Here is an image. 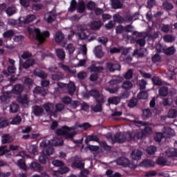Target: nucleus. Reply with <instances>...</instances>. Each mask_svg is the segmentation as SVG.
I'll list each match as a JSON object with an SVG mask.
<instances>
[{"label": "nucleus", "mask_w": 177, "mask_h": 177, "mask_svg": "<svg viewBox=\"0 0 177 177\" xmlns=\"http://www.w3.org/2000/svg\"><path fill=\"white\" fill-rule=\"evenodd\" d=\"M19 104L12 102L10 105V113H17L19 111Z\"/></svg>", "instance_id": "nucleus-39"}, {"label": "nucleus", "mask_w": 177, "mask_h": 177, "mask_svg": "<svg viewBox=\"0 0 177 177\" xmlns=\"http://www.w3.org/2000/svg\"><path fill=\"white\" fill-rule=\"evenodd\" d=\"M30 168H32V169H35L36 171H43L44 167L41 166V165L37 162H32L30 165Z\"/></svg>", "instance_id": "nucleus-33"}, {"label": "nucleus", "mask_w": 177, "mask_h": 177, "mask_svg": "<svg viewBox=\"0 0 177 177\" xmlns=\"http://www.w3.org/2000/svg\"><path fill=\"white\" fill-rule=\"evenodd\" d=\"M28 31L30 35L34 34V32L36 33V39L39 42V45H42V44L46 41V38H49L50 37V32L48 30H44L41 32V30L38 28H35V29L29 28Z\"/></svg>", "instance_id": "nucleus-2"}, {"label": "nucleus", "mask_w": 177, "mask_h": 177, "mask_svg": "<svg viewBox=\"0 0 177 177\" xmlns=\"http://www.w3.org/2000/svg\"><path fill=\"white\" fill-rule=\"evenodd\" d=\"M57 17V14L53 12V11L48 12V17L46 19L47 23H53L56 20Z\"/></svg>", "instance_id": "nucleus-28"}, {"label": "nucleus", "mask_w": 177, "mask_h": 177, "mask_svg": "<svg viewBox=\"0 0 177 177\" xmlns=\"http://www.w3.org/2000/svg\"><path fill=\"white\" fill-rule=\"evenodd\" d=\"M17 100L19 103H21V104H27V103H28V97L26 94H19V95L17 97Z\"/></svg>", "instance_id": "nucleus-26"}, {"label": "nucleus", "mask_w": 177, "mask_h": 177, "mask_svg": "<svg viewBox=\"0 0 177 177\" xmlns=\"http://www.w3.org/2000/svg\"><path fill=\"white\" fill-rule=\"evenodd\" d=\"M35 64V59H27L24 64H22V66L24 68H29L30 67H32Z\"/></svg>", "instance_id": "nucleus-25"}, {"label": "nucleus", "mask_w": 177, "mask_h": 177, "mask_svg": "<svg viewBox=\"0 0 177 177\" xmlns=\"http://www.w3.org/2000/svg\"><path fill=\"white\" fill-rule=\"evenodd\" d=\"M118 165H121L122 167H124V168H132L133 167V165L131 162H130L128 158L124 157H120L118 158L116 160Z\"/></svg>", "instance_id": "nucleus-8"}, {"label": "nucleus", "mask_w": 177, "mask_h": 177, "mask_svg": "<svg viewBox=\"0 0 177 177\" xmlns=\"http://www.w3.org/2000/svg\"><path fill=\"white\" fill-rule=\"evenodd\" d=\"M136 43L137 45H139L141 48L146 45V40L145 38H138L136 40Z\"/></svg>", "instance_id": "nucleus-55"}, {"label": "nucleus", "mask_w": 177, "mask_h": 177, "mask_svg": "<svg viewBox=\"0 0 177 177\" xmlns=\"http://www.w3.org/2000/svg\"><path fill=\"white\" fill-rule=\"evenodd\" d=\"M24 91V86L22 84H18L14 86L12 91L15 95H21Z\"/></svg>", "instance_id": "nucleus-10"}, {"label": "nucleus", "mask_w": 177, "mask_h": 177, "mask_svg": "<svg viewBox=\"0 0 177 177\" xmlns=\"http://www.w3.org/2000/svg\"><path fill=\"white\" fill-rule=\"evenodd\" d=\"M81 104V102H80V101H77V100H72L70 105L71 106V108L73 110H75V109H77V107H78V106H80Z\"/></svg>", "instance_id": "nucleus-62"}, {"label": "nucleus", "mask_w": 177, "mask_h": 177, "mask_svg": "<svg viewBox=\"0 0 177 177\" xmlns=\"http://www.w3.org/2000/svg\"><path fill=\"white\" fill-rule=\"evenodd\" d=\"M175 51H176L175 48H174V46H171L166 48L165 50V55H174V53H175Z\"/></svg>", "instance_id": "nucleus-57"}, {"label": "nucleus", "mask_w": 177, "mask_h": 177, "mask_svg": "<svg viewBox=\"0 0 177 177\" xmlns=\"http://www.w3.org/2000/svg\"><path fill=\"white\" fill-rule=\"evenodd\" d=\"M133 77V70L129 69L124 75L125 80H131Z\"/></svg>", "instance_id": "nucleus-46"}, {"label": "nucleus", "mask_w": 177, "mask_h": 177, "mask_svg": "<svg viewBox=\"0 0 177 177\" xmlns=\"http://www.w3.org/2000/svg\"><path fill=\"white\" fill-rule=\"evenodd\" d=\"M55 53L57 57L61 60L63 61L64 59H66V53L64 52V50L62 48H57L55 50Z\"/></svg>", "instance_id": "nucleus-20"}, {"label": "nucleus", "mask_w": 177, "mask_h": 177, "mask_svg": "<svg viewBox=\"0 0 177 177\" xmlns=\"http://www.w3.org/2000/svg\"><path fill=\"white\" fill-rule=\"evenodd\" d=\"M21 122V117L19 115H16L12 120L11 124L12 125H19Z\"/></svg>", "instance_id": "nucleus-49"}, {"label": "nucleus", "mask_w": 177, "mask_h": 177, "mask_svg": "<svg viewBox=\"0 0 177 177\" xmlns=\"http://www.w3.org/2000/svg\"><path fill=\"white\" fill-rule=\"evenodd\" d=\"M167 157H177V149L171 148L166 151Z\"/></svg>", "instance_id": "nucleus-36"}, {"label": "nucleus", "mask_w": 177, "mask_h": 177, "mask_svg": "<svg viewBox=\"0 0 177 177\" xmlns=\"http://www.w3.org/2000/svg\"><path fill=\"white\" fill-rule=\"evenodd\" d=\"M62 101L64 104H66L67 106H68V104H71L73 100L68 96H65L62 98Z\"/></svg>", "instance_id": "nucleus-59"}, {"label": "nucleus", "mask_w": 177, "mask_h": 177, "mask_svg": "<svg viewBox=\"0 0 177 177\" xmlns=\"http://www.w3.org/2000/svg\"><path fill=\"white\" fill-rule=\"evenodd\" d=\"M53 146L57 147V146H63L64 145V141L62 139H56L55 140H52Z\"/></svg>", "instance_id": "nucleus-52"}, {"label": "nucleus", "mask_w": 177, "mask_h": 177, "mask_svg": "<svg viewBox=\"0 0 177 177\" xmlns=\"http://www.w3.org/2000/svg\"><path fill=\"white\" fill-rule=\"evenodd\" d=\"M32 10H35L36 12H38V10H42V9H44V4L43 3L32 4Z\"/></svg>", "instance_id": "nucleus-50"}, {"label": "nucleus", "mask_w": 177, "mask_h": 177, "mask_svg": "<svg viewBox=\"0 0 177 177\" xmlns=\"http://www.w3.org/2000/svg\"><path fill=\"white\" fill-rule=\"evenodd\" d=\"M3 38H12L15 37V31L13 30H9L3 33Z\"/></svg>", "instance_id": "nucleus-43"}, {"label": "nucleus", "mask_w": 177, "mask_h": 177, "mask_svg": "<svg viewBox=\"0 0 177 177\" xmlns=\"http://www.w3.org/2000/svg\"><path fill=\"white\" fill-rule=\"evenodd\" d=\"M41 86H37L33 90V93H36V95H40V96H46L48 94V90L44 88L49 86L50 84V82L49 80H42L41 81Z\"/></svg>", "instance_id": "nucleus-3"}, {"label": "nucleus", "mask_w": 177, "mask_h": 177, "mask_svg": "<svg viewBox=\"0 0 177 177\" xmlns=\"http://www.w3.org/2000/svg\"><path fill=\"white\" fill-rule=\"evenodd\" d=\"M77 6H78V3H77V1L71 0V6L69 8L70 12H74V10H76Z\"/></svg>", "instance_id": "nucleus-48"}, {"label": "nucleus", "mask_w": 177, "mask_h": 177, "mask_svg": "<svg viewBox=\"0 0 177 177\" xmlns=\"http://www.w3.org/2000/svg\"><path fill=\"white\" fill-rule=\"evenodd\" d=\"M175 131L169 127L164 129L163 134L162 133H156V142H161V139L167 136H174Z\"/></svg>", "instance_id": "nucleus-6"}, {"label": "nucleus", "mask_w": 177, "mask_h": 177, "mask_svg": "<svg viewBox=\"0 0 177 177\" xmlns=\"http://www.w3.org/2000/svg\"><path fill=\"white\" fill-rule=\"evenodd\" d=\"M121 82H122L121 78L113 79L109 81L110 87L107 88L106 90L109 92V93H115L118 92V89H120V85H118V84H121Z\"/></svg>", "instance_id": "nucleus-4"}, {"label": "nucleus", "mask_w": 177, "mask_h": 177, "mask_svg": "<svg viewBox=\"0 0 177 177\" xmlns=\"http://www.w3.org/2000/svg\"><path fill=\"white\" fill-rule=\"evenodd\" d=\"M162 6L167 10H171V9H174V5L169 1H165Z\"/></svg>", "instance_id": "nucleus-54"}, {"label": "nucleus", "mask_w": 177, "mask_h": 177, "mask_svg": "<svg viewBox=\"0 0 177 177\" xmlns=\"http://www.w3.org/2000/svg\"><path fill=\"white\" fill-rule=\"evenodd\" d=\"M102 26H103V23H102V21H94L90 24V28L91 30H100Z\"/></svg>", "instance_id": "nucleus-16"}, {"label": "nucleus", "mask_w": 177, "mask_h": 177, "mask_svg": "<svg viewBox=\"0 0 177 177\" xmlns=\"http://www.w3.org/2000/svg\"><path fill=\"white\" fill-rule=\"evenodd\" d=\"M10 26H12L13 27H21V24H23V21L21 18H19L18 19H11L9 21Z\"/></svg>", "instance_id": "nucleus-23"}, {"label": "nucleus", "mask_w": 177, "mask_h": 177, "mask_svg": "<svg viewBox=\"0 0 177 177\" xmlns=\"http://www.w3.org/2000/svg\"><path fill=\"white\" fill-rule=\"evenodd\" d=\"M1 142L3 145H6V143H12V137L9 134H5L2 136Z\"/></svg>", "instance_id": "nucleus-35"}, {"label": "nucleus", "mask_w": 177, "mask_h": 177, "mask_svg": "<svg viewBox=\"0 0 177 177\" xmlns=\"http://www.w3.org/2000/svg\"><path fill=\"white\" fill-rule=\"evenodd\" d=\"M8 125H9V122H8V120L6 118H0V129L6 128V127H8Z\"/></svg>", "instance_id": "nucleus-51"}, {"label": "nucleus", "mask_w": 177, "mask_h": 177, "mask_svg": "<svg viewBox=\"0 0 177 177\" xmlns=\"http://www.w3.org/2000/svg\"><path fill=\"white\" fill-rule=\"evenodd\" d=\"M106 68L110 73H114V71H120L121 70V65L118 63L106 62Z\"/></svg>", "instance_id": "nucleus-9"}, {"label": "nucleus", "mask_w": 177, "mask_h": 177, "mask_svg": "<svg viewBox=\"0 0 177 177\" xmlns=\"http://www.w3.org/2000/svg\"><path fill=\"white\" fill-rule=\"evenodd\" d=\"M77 12L78 13H84V12H85V2L84 1H81L78 3Z\"/></svg>", "instance_id": "nucleus-38"}, {"label": "nucleus", "mask_w": 177, "mask_h": 177, "mask_svg": "<svg viewBox=\"0 0 177 177\" xmlns=\"http://www.w3.org/2000/svg\"><path fill=\"white\" fill-rule=\"evenodd\" d=\"M111 5L112 9H122L123 4L121 0H111Z\"/></svg>", "instance_id": "nucleus-19"}, {"label": "nucleus", "mask_w": 177, "mask_h": 177, "mask_svg": "<svg viewBox=\"0 0 177 177\" xmlns=\"http://www.w3.org/2000/svg\"><path fill=\"white\" fill-rule=\"evenodd\" d=\"M142 154H143V152H142V151H140L139 149H135V150L132 151V152L131 153V157L133 160H140L142 158Z\"/></svg>", "instance_id": "nucleus-12"}, {"label": "nucleus", "mask_w": 177, "mask_h": 177, "mask_svg": "<svg viewBox=\"0 0 177 177\" xmlns=\"http://www.w3.org/2000/svg\"><path fill=\"white\" fill-rule=\"evenodd\" d=\"M146 152L147 153V154H149V156L154 154V153H156V146L149 147L147 149Z\"/></svg>", "instance_id": "nucleus-60"}, {"label": "nucleus", "mask_w": 177, "mask_h": 177, "mask_svg": "<svg viewBox=\"0 0 177 177\" xmlns=\"http://www.w3.org/2000/svg\"><path fill=\"white\" fill-rule=\"evenodd\" d=\"M35 19H36L35 15H28L22 21V24H28L30 23H32V21Z\"/></svg>", "instance_id": "nucleus-29"}, {"label": "nucleus", "mask_w": 177, "mask_h": 177, "mask_svg": "<svg viewBox=\"0 0 177 177\" xmlns=\"http://www.w3.org/2000/svg\"><path fill=\"white\" fill-rule=\"evenodd\" d=\"M140 167H143L144 168H151V167H154V162L151 160L145 159L140 163Z\"/></svg>", "instance_id": "nucleus-17"}, {"label": "nucleus", "mask_w": 177, "mask_h": 177, "mask_svg": "<svg viewBox=\"0 0 177 177\" xmlns=\"http://www.w3.org/2000/svg\"><path fill=\"white\" fill-rule=\"evenodd\" d=\"M71 167L72 168H77L79 169H82L85 167V165H84L82 162H73L71 164Z\"/></svg>", "instance_id": "nucleus-45"}, {"label": "nucleus", "mask_w": 177, "mask_h": 177, "mask_svg": "<svg viewBox=\"0 0 177 177\" xmlns=\"http://www.w3.org/2000/svg\"><path fill=\"white\" fill-rule=\"evenodd\" d=\"M89 96H92L96 102V103H100L103 102V99H104V96L100 94V92L97 90L92 89L88 92V93L85 94L86 97H89Z\"/></svg>", "instance_id": "nucleus-5"}, {"label": "nucleus", "mask_w": 177, "mask_h": 177, "mask_svg": "<svg viewBox=\"0 0 177 177\" xmlns=\"http://www.w3.org/2000/svg\"><path fill=\"white\" fill-rule=\"evenodd\" d=\"M95 55L98 59H102L104 56V53L102 49V46L99 45L95 48Z\"/></svg>", "instance_id": "nucleus-21"}, {"label": "nucleus", "mask_w": 177, "mask_h": 177, "mask_svg": "<svg viewBox=\"0 0 177 177\" xmlns=\"http://www.w3.org/2000/svg\"><path fill=\"white\" fill-rule=\"evenodd\" d=\"M34 75L37 77H39V78H41V80H45L46 78H48V74H46L45 71H41L39 68H36L34 71Z\"/></svg>", "instance_id": "nucleus-15"}, {"label": "nucleus", "mask_w": 177, "mask_h": 177, "mask_svg": "<svg viewBox=\"0 0 177 177\" xmlns=\"http://www.w3.org/2000/svg\"><path fill=\"white\" fill-rule=\"evenodd\" d=\"M100 147L104 149V150H105V151H110L111 150V146L107 145V142H106V141L100 142Z\"/></svg>", "instance_id": "nucleus-44"}, {"label": "nucleus", "mask_w": 177, "mask_h": 177, "mask_svg": "<svg viewBox=\"0 0 177 177\" xmlns=\"http://www.w3.org/2000/svg\"><path fill=\"white\" fill-rule=\"evenodd\" d=\"M43 107L46 113H53V110L55 109V104L50 102H48L44 104Z\"/></svg>", "instance_id": "nucleus-24"}, {"label": "nucleus", "mask_w": 177, "mask_h": 177, "mask_svg": "<svg viewBox=\"0 0 177 177\" xmlns=\"http://www.w3.org/2000/svg\"><path fill=\"white\" fill-rule=\"evenodd\" d=\"M28 151L30 154H34V156H35L36 154H38V147L35 145H31L29 146Z\"/></svg>", "instance_id": "nucleus-40"}, {"label": "nucleus", "mask_w": 177, "mask_h": 177, "mask_svg": "<svg viewBox=\"0 0 177 177\" xmlns=\"http://www.w3.org/2000/svg\"><path fill=\"white\" fill-rule=\"evenodd\" d=\"M159 95H160V96H167V95H168V88L167 87L161 88L159 90Z\"/></svg>", "instance_id": "nucleus-63"}, {"label": "nucleus", "mask_w": 177, "mask_h": 177, "mask_svg": "<svg viewBox=\"0 0 177 177\" xmlns=\"http://www.w3.org/2000/svg\"><path fill=\"white\" fill-rule=\"evenodd\" d=\"M139 88L140 91H143L146 89V86L147 85V82H146L145 80H141L138 82Z\"/></svg>", "instance_id": "nucleus-53"}, {"label": "nucleus", "mask_w": 177, "mask_h": 177, "mask_svg": "<svg viewBox=\"0 0 177 177\" xmlns=\"http://www.w3.org/2000/svg\"><path fill=\"white\" fill-rule=\"evenodd\" d=\"M133 87V84L130 81H126L123 82L122 85V88H123V89H131Z\"/></svg>", "instance_id": "nucleus-47"}, {"label": "nucleus", "mask_w": 177, "mask_h": 177, "mask_svg": "<svg viewBox=\"0 0 177 177\" xmlns=\"http://www.w3.org/2000/svg\"><path fill=\"white\" fill-rule=\"evenodd\" d=\"M7 16H8V17H10V16H13V15H15V13L17 12V8H16V6H12L10 7H8L6 10H5Z\"/></svg>", "instance_id": "nucleus-22"}, {"label": "nucleus", "mask_w": 177, "mask_h": 177, "mask_svg": "<svg viewBox=\"0 0 177 177\" xmlns=\"http://www.w3.org/2000/svg\"><path fill=\"white\" fill-rule=\"evenodd\" d=\"M138 103H139V101L137 98L133 97L128 102V107L129 109H133V107H136L138 106Z\"/></svg>", "instance_id": "nucleus-30"}, {"label": "nucleus", "mask_w": 177, "mask_h": 177, "mask_svg": "<svg viewBox=\"0 0 177 177\" xmlns=\"http://www.w3.org/2000/svg\"><path fill=\"white\" fill-rule=\"evenodd\" d=\"M32 112L34 115L39 117L41 114H44V108L39 105H35L33 106Z\"/></svg>", "instance_id": "nucleus-14"}, {"label": "nucleus", "mask_w": 177, "mask_h": 177, "mask_svg": "<svg viewBox=\"0 0 177 177\" xmlns=\"http://www.w3.org/2000/svg\"><path fill=\"white\" fill-rule=\"evenodd\" d=\"M55 110L58 113H60V111H63V110H64V104L62 103H58L55 104Z\"/></svg>", "instance_id": "nucleus-64"}, {"label": "nucleus", "mask_w": 177, "mask_h": 177, "mask_svg": "<svg viewBox=\"0 0 177 177\" xmlns=\"http://www.w3.org/2000/svg\"><path fill=\"white\" fill-rule=\"evenodd\" d=\"M69 171H70L69 167L62 166L58 170V172L59 174H61V175H64V174H67V172H68Z\"/></svg>", "instance_id": "nucleus-58"}, {"label": "nucleus", "mask_w": 177, "mask_h": 177, "mask_svg": "<svg viewBox=\"0 0 177 177\" xmlns=\"http://www.w3.org/2000/svg\"><path fill=\"white\" fill-rule=\"evenodd\" d=\"M121 102L120 97H109L108 99V103L109 104H118Z\"/></svg>", "instance_id": "nucleus-37"}, {"label": "nucleus", "mask_w": 177, "mask_h": 177, "mask_svg": "<svg viewBox=\"0 0 177 177\" xmlns=\"http://www.w3.org/2000/svg\"><path fill=\"white\" fill-rule=\"evenodd\" d=\"M113 21L115 23H119V24H122V23L125 21V19H124V17H121L120 15H115L113 16Z\"/></svg>", "instance_id": "nucleus-42"}, {"label": "nucleus", "mask_w": 177, "mask_h": 177, "mask_svg": "<svg viewBox=\"0 0 177 177\" xmlns=\"http://www.w3.org/2000/svg\"><path fill=\"white\" fill-rule=\"evenodd\" d=\"M88 70L91 73H102L104 70V68L103 66H96L95 64H92L88 68Z\"/></svg>", "instance_id": "nucleus-13"}, {"label": "nucleus", "mask_w": 177, "mask_h": 177, "mask_svg": "<svg viewBox=\"0 0 177 177\" xmlns=\"http://www.w3.org/2000/svg\"><path fill=\"white\" fill-rule=\"evenodd\" d=\"M17 165H18V167L20 168V169H23L24 171H27V165H26L24 159L18 160Z\"/></svg>", "instance_id": "nucleus-41"}, {"label": "nucleus", "mask_w": 177, "mask_h": 177, "mask_svg": "<svg viewBox=\"0 0 177 177\" xmlns=\"http://www.w3.org/2000/svg\"><path fill=\"white\" fill-rule=\"evenodd\" d=\"M10 150L6 149V146L0 147V156H5V154H8Z\"/></svg>", "instance_id": "nucleus-61"}, {"label": "nucleus", "mask_w": 177, "mask_h": 177, "mask_svg": "<svg viewBox=\"0 0 177 177\" xmlns=\"http://www.w3.org/2000/svg\"><path fill=\"white\" fill-rule=\"evenodd\" d=\"M42 152L46 156H52L55 153V149H53V147H47L43 149Z\"/></svg>", "instance_id": "nucleus-32"}, {"label": "nucleus", "mask_w": 177, "mask_h": 177, "mask_svg": "<svg viewBox=\"0 0 177 177\" xmlns=\"http://www.w3.org/2000/svg\"><path fill=\"white\" fill-rule=\"evenodd\" d=\"M55 41L56 44H62L64 41V34L61 31H57L55 36Z\"/></svg>", "instance_id": "nucleus-18"}, {"label": "nucleus", "mask_w": 177, "mask_h": 177, "mask_svg": "<svg viewBox=\"0 0 177 177\" xmlns=\"http://www.w3.org/2000/svg\"><path fill=\"white\" fill-rule=\"evenodd\" d=\"M104 103V99H103L102 102H97V104L91 106V110L94 111V113H102L103 111V104Z\"/></svg>", "instance_id": "nucleus-11"}, {"label": "nucleus", "mask_w": 177, "mask_h": 177, "mask_svg": "<svg viewBox=\"0 0 177 177\" xmlns=\"http://www.w3.org/2000/svg\"><path fill=\"white\" fill-rule=\"evenodd\" d=\"M152 114L153 113H151V111L150 110V109H145L142 110L143 120H147V119L150 118V117H151Z\"/></svg>", "instance_id": "nucleus-31"}, {"label": "nucleus", "mask_w": 177, "mask_h": 177, "mask_svg": "<svg viewBox=\"0 0 177 177\" xmlns=\"http://www.w3.org/2000/svg\"><path fill=\"white\" fill-rule=\"evenodd\" d=\"M88 142H96L97 143H99V142H100L99 137H97V136H95V135L88 136L85 140L86 145H88Z\"/></svg>", "instance_id": "nucleus-27"}, {"label": "nucleus", "mask_w": 177, "mask_h": 177, "mask_svg": "<svg viewBox=\"0 0 177 177\" xmlns=\"http://www.w3.org/2000/svg\"><path fill=\"white\" fill-rule=\"evenodd\" d=\"M149 97V94L146 91H140L138 95H137V98L139 99L140 100H145Z\"/></svg>", "instance_id": "nucleus-34"}, {"label": "nucleus", "mask_w": 177, "mask_h": 177, "mask_svg": "<svg viewBox=\"0 0 177 177\" xmlns=\"http://www.w3.org/2000/svg\"><path fill=\"white\" fill-rule=\"evenodd\" d=\"M77 127L83 128L84 131H86L89 129V128H92V124L89 122H84L77 126H73L71 127L66 125L62 126L60 129H58L56 131V135H57V136H64L66 139H73L77 133H75V131H73V133L68 132H70V131H75Z\"/></svg>", "instance_id": "nucleus-1"}, {"label": "nucleus", "mask_w": 177, "mask_h": 177, "mask_svg": "<svg viewBox=\"0 0 177 177\" xmlns=\"http://www.w3.org/2000/svg\"><path fill=\"white\" fill-rule=\"evenodd\" d=\"M112 143H125L127 142V136L122 133H117L113 138H111Z\"/></svg>", "instance_id": "nucleus-7"}, {"label": "nucleus", "mask_w": 177, "mask_h": 177, "mask_svg": "<svg viewBox=\"0 0 177 177\" xmlns=\"http://www.w3.org/2000/svg\"><path fill=\"white\" fill-rule=\"evenodd\" d=\"M39 162H40L41 164H42L43 165H45V164H46V161L48 160V158L46 157V155L45 154H42L39 157Z\"/></svg>", "instance_id": "nucleus-56"}]
</instances>
